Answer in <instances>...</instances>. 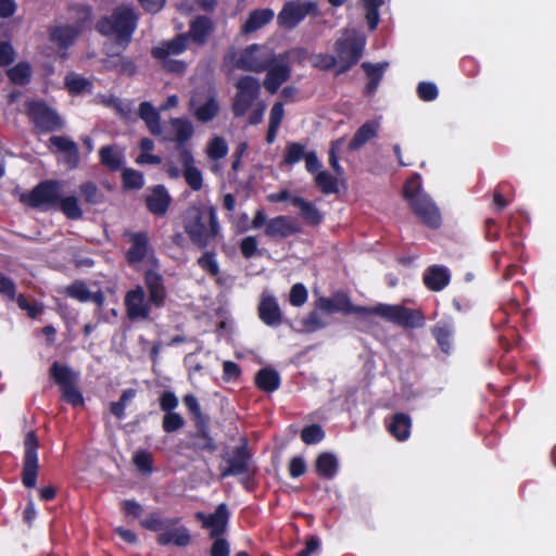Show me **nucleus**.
<instances>
[{"mask_svg": "<svg viewBox=\"0 0 556 556\" xmlns=\"http://www.w3.org/2000/svg\"><path fill=\"white\" fill-rule=\"evenodd\" d=\"M316 308L327 314L343 313L359 316L376 315L384 320L402 327L415 328L424 324L421 312L402 305L377 304L376 306L354 305L348 294L338 292L331 298L320 296L316 301Z\"/></svg>", "mask_w": 556, "mask_h": 556, "instance_id": "1", "label": "nucleus"}, {"mask_svg": "<svg viewBox=\"0 0 556 556\" xmlns=\"http://www.w3.org/2000/svg\"><path fill=\"white\" fill-rule=\"evenodd\" d=\"M182 226L191 243L205 250L220 236L222 227L214 205L194 203L182 214Z\"/></svg>", "mask_w": 556, "mask_h": 556, "instance_id": "2", "label": "nucleus"}, {"mask_svg": "<svg viewBox=\"0 0 556 556\" xmlns=\"http://www.w3.org/2000/svg\"><path fill=\"white\" fill-rule=\"evenodd\" d=\"M138 16L134 10L127 5H117L110 15L100 17L96 24L99 34L105 37H112L115 43L122 49H126L137 28Z\"/></svg>", "mask_w": 556, "mask_h": 556, "instance_id": "3", "label": "nucleus"}, {"mask_svg": "<svg viewBox=\"0 0 556 556\" xmlns=\"http://www.w3.org/2000/svg\"><path fill=\"white\" fill-rule=\"evenodd\" d=\"M179 521V518L163 519L159 513H151L144 519L140 520V526L147 530L160 532L157 534L156 542L161 546L174 544L179 547H185L191 542V535L186 527L181 526L173 530L163 531L177 526Z\"/></svg>", "mask_w": 556, "mask_h": 556, "instance_id": "4", "label": "nucleus"}, {"mask_svg": "<svg viewBox=\"0 0 556 556\" xmlns=\"http://www.w3.org/2000/svg\"><path fill=\"white\" fill-rule=\"evenodd\" d=\"M63 184L58 179H46L38 182L30 191L21 195L25 205L42 212L56 211Z\"/></svg>", "mask_w": 556, "mask_h": 556, "instance_id": "5", "label": "nucleus"}, {"mask_svg": "<svg viewBox=\"0 0 556 556\" xmlns=\"http://www.w3.org/2000/svg\"><path fill=\"white\" fill-rule=\"evenodd\" d=\"M49 377L59 386L63 401L74 407L84 405V396L76 386L78 374L71 367L55 361L49 368Z\"/></svg>", "mask_w": 556, "mask_h": 556, "instance_id": "6", "label": "nucleus"}, {"mask_svg": "<svg viewBox=\"0 0 556 556\" xmlns=\"http://www.w3.org/2000/svg\"><path fill=\"white\" fill-rule=\"evenodd\" d=\"M235 87L231 112L235 117H242L257 102L262 86L256 77L244 75L235 83Z\"/></svg>", "mask_w": 556, "mask_h": 556, "instance_id": "7", "label": "nucleus"}, {"mask_svg": "<svg viewBox=\"0 0 556 556\" xmlns=\"http://www.w3.org/2000/svg\"><path fill=\"white\" fill-rule=\"evenodd\" d=\"M404 198L407 200L413 213L428 227L439 228L441 215L435 204L418 189L413 190L408 182L403 188Z\"/></svg>", "mask_w": 556, "mask_h": 556, "instance_id": "8", "label": "nucleus"}, {"mask_svg": "<svg viewBox=\"0 0 556 556\" xmlns=\"http://www.w3.org/2000/svg\"><path fill=\"white\" fill-rule=\"evenodd\" d=\"M365 41L364 39L351 35L340 37L334 42V52L338 61L336 75L339 76L349 72L354 65L358 63L363 55Z\"/></svg>", "mask_w": 556, "mask_h": 556, "instance_id": "9", "label": "nucleus"}, {"mask_svg": "<svg viewBox=\"0 0 556 556\" xmlns=\"http://www.w3.org/2000/svg\"><path fill=\"white\" fill-rule=\"evenodd\" d=\"M276 61L277 55L271 49L253 43L242 50L235 66L247 72L263 73Z\"/></svg>", "mask_w": 556, "mask_h": 556, "instance_id": "10", "label": "nucleus"}, {"mask_svg": "<svg viewBox=\"0 0 556 556\" xmlns=\"http://www.w3.org/2000/svg\"><path fill=\"white\" fill-rule=\"evenodd\" d=\"M318 4L315 1L288 0L277 15V24L287 30L294 29L306 16H317Z\"/></svg>", "mask_w": 556, "mask_h": 556, "instance_id": "11", "label": "nucleus"}, {"mask_svg": "<svg viewBox=\"0 0 556 556\" xmlns=\"http://www.w3.org/2000/svg\"><path fill=\"white\" fill-rule=\"evenodd\" d=\"M252 457L253 455L250 451L248 439L242 438L238 446H235L231 452H226L222 455L226 465L225 467H220L219 477L224 479L249 473L250 467L253 466Z\"/></svg>", "mask_w": 556, "mask_h": 556, "instance_id": "12", "label": "nucleus"}, {"mask_svg": "<svg viewBox=\"0 0 556 556\" xmlns=\"http://www.w3.org/2000/svg\"><path fill=\"white\" fill-rule=\"evenodd\" d=\"M24 456L22 468V483L27 489L36 486L39 472V439L34 430L28 431L24 438Z\"/></svg>", "mask_w": 556, "mask_h": 556, "instance_id": "13", "label": "nucleus"}, {"mask_svg": "<svg viewBox=\"0 0 556 556\" xmlns=\"http://www.w3.org/2000/svg\"><path fill=\"white\" fill-rule=\"evenodd\" d=\"M27 114L40 132L61 130L64 122L55 110L42 101H29L26 104Z\"/></svg>", "mask_w": 556, "mask_h": 556, "instance_id": "14", "label": "nucleus"}, {"mask_svg": "<svg viewBox=\"0 0 556 556\" xmlns=\"http://www.w3.org/2000/svg\"><path fill=\"white\" fill-rule=\"evenodd\" d=\"M126 315L129 320H147L151 315L152 303L146 299V291L142 286L128 290L124 298Z\"/></svg>", "mask_w": 556, "mask_h": 556, "instance_id": "15", "label": "nucleus"}, {"mask_svg": "<svg viewBox=\"0 0 556 556\" xmlns=\"http://www.w3.org/2000/svg\"><path fill=\"white\" fill-rule=\"evenodd\" d=\"M123 236L130 243L125 254L127 263L129 265H136L143 262L151 249L148 232L125 230Z\"/></svg>", "mask_w": 556, "mask_h": 556, "instance_id": "16", "label": "nucleus"}, {"mask_svg": "<svg viewBox=\"0 0 556 556\" xmlns=\"http://www.w3.org/2000/svg\"><path fill=\"white\" fill-rule=\"evenodd\" d=\"M302 232L298 219L290 215H279L268 219L265 235L271 239H286Z\"/></svg>", "mask_w": 556, "mask_h": 556, "instance_id": "17", "label": "nucleus"}, {"mask_svg": "<svg viewBox=\"0 0 556 556\" xmlns=\"http://www.w3.org/2000/svg\"><path fill=\"white\" fill-rule=\"evenodd\" d=\"M230 513L226 503L216 506L214 513L204 515L197 514V519L202 521L203 528L210 529V538L223 536L227 530Z\"/></svg>", "mask_w": 556, "mask_h": 556, "instance_id": "18", "label": "nucleus"}, {"mask_svg": "<svg viewBox=\"0 0 556 556\" xmlns=\"http://www.w3.org/2000/svg\"><path fill=\"white\" fill-rule=\"evenodd\" d=\"M48 148L54 153H61L63 161L70 169H75L80 163L77 143L65 136H52L48 141Z\"/></svg>", "mask_w": 556, "mask_h": 556, "instance_id": "19", "label": "nucleus"}, {"mask_svg": "<svg viewBox=\"0 0 556 556\" xmlns=\"http://www.w3.org/2000/svg\"><path fill=\"white\" fill-rule=\"evenodd\" d=\"M173 199L164 185H155L148 189L144 197L147 210L156 217H163L167 214Z\"/></svg>", "mask_w": 556, "mask_h": 556, "instance_id": "20", "label": "nucleus"}, {"mask_svg": "<svg viewBox=\"0 0 556 556\" xmlns=\"http://www.w3.org/2000/svg\"><path fill=\"white\" fill-rule=\"evenodd\" d=\"M143 282L149 303H152L155 308L163 307L167 298L163 276L154 269H147L143 274Z\"/></svg>", "mask_w": 556, "mask_h": 556, "instance_id": "21", "label": "nucleus"}, {"mask_svg": "<svg viewBox=\"0 0 556 556\" xmlns=\"http://www.w3.org/2000/svg\"><path fill=\"white\" fill-rule=\"evenodd\" d=\"M265 71L267 73L264 79V87L270 93H276L291 76V68L287 63L285 54L277 56V61Z\"/></svg>", "mask_w": 556, "mask_h": 556, "instance_id": "22", "label": "nucleus"}, {"mask_svg": "<svg viewBox=\"0 0 556 556\" xmlns=\"http://www.w3.org/2000/svg\"><path fill=\"white\" fill-rule=\"evenodd\" d=\"M258 318L268 327L277 328L283 323V315L274 295H263L257 306Z\"/></svg>", "mask_w": 556, "mask_h": 556, "instance_id": "23", "label": "nucleus"}, {"mask_svg": "<svg viewBox=\"0 0 556 556\" xmlns=\"http://www.w3.org/2000/svg\"><path fill=\"white\" fill-rule=\"evenodd\" d=\"M179 163L184 167V178L192 191H199L203 187L201 170L194 166V157L190 149L184 148L178 154Z\"/></svg>", "mask_w": 556, "mask_h": 556, "instance_id": "24", "label": "nucleus"}, {"mask_svg": "<svg viewBox=\"0 0 556 556\" xmlns=\"http://www.w3.org/2000/svg\"><path fill=\"white\" fill-rule=\"evenodd\" d=\"M188 47V35L178 34L172 40H167L161 43V46L153 47L151 54L156 60H165L169 55H178L186 51Z\"/></svg>", "mask_w": 556, "mask_h": 556, "instance_id": "25", "label": "nucleus"}, {"mask_svg": "<svg viewBox=\"0 0 556 556\" xmlns=\"http://www.w3.org/2000/svg\"><path fill=\"white\" fill-rule=\"evenodd\" d=\"M210 420L203 421L202 425L195 424V432L190 434L191 447L197 452L214 453L217 445L210 434Z\"/></svg>", "mask_w": 556, "mask_h": 556, "instance_id": "26", "label": "nucleus"}, {"mask_svg": "<svg viewBox=\"0 0 556 556\" xmlns=\"http://www.w3.org/2000/svg\"><path fill=\"white\" fill-rule=\"evenodd\" d=\"M291 204L300 210V216L305 225L316 227L323 223L324 215L313 202L294 195L291 199Z\"/></svg>", "mask_w": 556, "mask_h": 556, "instance_id": "27", "label": "nucleus"}, {"mask_svg": "<svg viewBox=\"0 0 556 556\" xmlns=\"http://www.w3.org/2000/svg\"><path fill=\"white\" fill-rule=\"evenodd\" d=\"M422 280L429 290L438 292L450 283L451 276L445 267L432 265L426 269Z\"/></svg>", "mask_w": 556, "mask_h": 556, "instance_id": "28", "label": "nucleus"}, {"mask_svg": "<svg viewBox=\"0 0 556 556\" xmlns=\"http://www.w3.org/2000/svg\"><path fill=\"white\" fill-rule=\"evenodd\" d=\"M380 124L377 121L365 122L354 134L349 142L348 149L350 152L359 150L368 141L378 136Z\"/></svg>", "mask_w": 556, "mask_h": 556, "instance_id": "29", "label": "nucleus"}, {"mask_svg": "<svg viewBox=\"0 0 556 556\" xmlns=\"http://www.w3.org/2000/svg\"><path fill=\"white\" fill-rule=\"evenodd\" d=\"M390 434L397 441H405L410 435L412 418L405 413H395L387 425Z\"/></svg>", "mask_w": 556, "mask_h": 556, "instance_id": "30", "label": "nucleus"}, {"mask_svg": "<svg viewBox=\"0 0 556 556\" xmlns=\"http://www.w3.org/2000/svg\"><path fill=\"white\" fill-rule=\"evenodd\" d=\"M314 468L319 477L331 480L338 473L339 463L334 454L323 452L316 457Z\"/></svg>", "mask_w": 556, "mask_h": 556, "instance_id": "31", "label": "nucleus"}, {"mask_svg": "<svg viewBox=\"0 0 556 556\" xmlns=\"http://www.w3.org/2000/svg\"><path fill=\"white\" fill-rule=\"evenodd\" d=\"M275 14L271 9H256L250 12L241 27L243 34L254 33L271 22Z\"/></svg>", "mask_w": 556, "mask_h": 556, "instance_id": "32", "label": "nucleus"}, {"mask_svg": "<svg viewBox=\"0 0 556 556\" xmlns=\"http://www.w3.org/2000/svg\"><path fill=\"white\" fill-rule=\"evenodd\" d=\"M101 165L110 172H117L122 168L125 156L117 146H103L99 150Z\"/></svg>", "mask_w": 556, "mask_h": 556, "instance_id": "33", "label": "nucleus"}, {"mask_svg": "<svg viewBox=\"0 0 556 556\" xmlns=\"http://www.w3.org/2000/svg\"><path fill=\"white\" fill-rule=\"evenodd\" d=\"M79 34L80 27H76L75 25H61L55 26L51 30L50 38L60 48L67 49L73 45V42L79 36Z\"/></svg>", "mask_w": 556, "mask_h": 556, "instance_id": "34", "label": "nucleus"}, {"mask_svg": "<svg viewBox=\"0 0 556 556\" xmlns=\"http://www.w3.org/2000/svg\"><path fill=\"white\" fill-rule=\"evenodd\" d=\"M255 386L258 390L271 393L280 387V376L273 368H262L255 375Z\"/></svg>", "mask_w": 556, "mask_h": 556, "instance_id": "35", "label": "nucleus"}, {"mask_svg": "<svg viewBox=\"0 0 556 556\" xmlns=\"http://www.w3.org/2000/svg\"><path fill=\"white\" fill-rule=\"evenodd\" d=\"M213 29L212 22L206 16H198L190 24L189 31L186 33L188 35V39L191 38L194 42L199 45H204Z\"/></svg>", "mask_w": 556, "mask_h": 556, "instance_id": "36", "label": "nucleus"}, {"mask_svg": "<svg viewBox=\"0 0 556 556\" xmlns=\"http://www.w3.org/2000/svg\"><path fill=\"white\" fill-rule=\"evenodd\" d=\"M139 116L146 123L148 129L152 135H161V117L160 113L154 109V106L148 102L143 101L139 105Z\"/></svg>", "mask_w": 556, "mask_h": 556, "instance_id": "37", "label": "nucleus"}, {"mask_svg": "<svg viewBox=\"0 0 556 556\" xmlns=\"http://www.w3.org/2000/svg\"><path fill=\"white\" fill-rule=\"evenodd\" d=\"M170 124L175 130V141L179 153L181 149L186 148L185 143L192 138L193 126L189 119L180 117L173 118Z\"/></svg>", "mask_w": 556, "mask_h": 556, "instance_id": "38", "label": "nucleus"}, {"mask_svg": "<svg viewBox=\"0 0 556 556\" xmlns=\"http://www.w3.org/2000/svg\"><path fill=\"white\" fill-rule=\"evenodd\" d=\"M56 211H61L71 220H78L84 215L78 199L75 195H60Z\"/></svg>", "mask_w": 556, "mask_h": 556, "instance_id": "39", "label": "nucleus"}, {"mask_svg": "<svg viewBox=\"0 0 556 556\" xmlns=\"http://www.w3.org/2000/svg\"><path fill=\"white\" fill-rule=\"evenodd\" d=\"M79 193L85 203L97 205L104 201L103 192L93 181H85L78 187Z\"/></svg>", "mask_w": 556, "mask_h": 556, "instance_id": "40", "label": "nucleus"}, {"mask_svg": "<svg viewBox=\"0 0 556 556\" xmlns=\"http://www.w3.org/2000/svg\"><path fill=\"white\" fill-rule=\"evenodd\" d=\"M7 74L11 83L24 86L30 80L31 67L27 62H18Z\"/></svg>", "mask_w": 556, "mask_h": 556, "instance_id": "41", "label": "nucleus"}, {"mask_svg": "<svg viewBox=\"0 0 556 556\" xmlns=\"http://www.w3.org/2000/svg\"><path fill=\"white\" fill-rule=\"evenodd\" d=\"M219 112V104L215 97H210L194 112L195 118L201 123L211 122Z\"/></svg>", "mask_w": 556, "mask_h": 556, "instance_id": "42", "label": "nucleus"}, {"mask_svg": "<svg viewBox=\"0 0 556 556\" xmlns=\"http://www.w3.org/2000/svg\"><path fill=\"white\" fill-rule=\"evenodd\" d=\"M315 184L324 194L339 191L338 179L327 170H320L316 174Z\"/></svg>", "mask_w": 556, "mask_h": 556, "instance_id": "43", "label": "nucleus"}, {"mask_svg": "<svg viewBox=\"0 0 556 556\" xmlns=\"http://www.w3.org/2000/svg\"><path fill=\"white\" fill-rule=\"evenodd\" d=\"M122 184L126 190H139L144 186L143 174L134 168H124L122 172Z\"/></svg>", "mask_w": 556, "mask_h": 556, "instance_id": "44", "label": "nucleus"}, {"mask_svg": "<svg viewBox=\"0 0 556 556\" xmlns=\"http://www.w3.org/2000/svg\"><path fill=\"white\" fill-rule=\"evenodd\" d=\"M305 146L300 142H289L286 146L282 163L292 166L305 159Z\"/></svg>", "mask_w": 556, "mask_h": 556, "instance_id": "45", "label": "nucleus"}, {"mask_svg": "<svg viewBox=\"0 0 556 556\" xmlns=\"http://www.w3.org/2000/svg\"><path fill=\"white\" fill-rule=\"evenodd\" d=\"M182 402H184L187 410L191 415V418H192L194 425L195 424L202 425L203 421L210 420L208 417L205 414H203L200 403L195 395H193L191 393L186 394L182 397Z\"/></svg>", "mask_w": 556, "mask_h": 556, "instance_id": "46", "label": "nucleus"}, {"mask_svg": "<svg viewBox=\"0 0 556 556\" xmlns=\"http://www.w3.org/2000/svg\"><path fill=\"white\" fill-rule=\"evenodd\" d=\"M64 85L67 91L73 96L80 94L83 91L91 87V83L87 78L74 73L65 76Z\"/></svg>", "mask_w": 556, "mask_h": 556, "instance_id": "47", "label": "nucleus"}, {"mask_svg": "<svg viewBox=\"0 0 556 556\" xmlns=\"http://www.w3.org/2000/svg\"><path fill=\"white\" fill-rule=\"evenodd\" d=\"M136 395L135 389H126L123 391L122 395L119 396L118 401L112 402L110 405V412L112 415H114L118 419L125 418V408L127 406V403L130 402Z\"/></svg>", "mask_w": 556, "mask_h": 556, "instance_id": "48", "label": "nucleus"}, {"mask_svg": "<svg viewBox=\"0 0 556 556\" xmlns=\"http://www.w3.org/2000/svg\"><path fill=\"white\" fill-rule=\"evenodd\" d=\"M197 263L202 270L212 277H216L220 271L214 251H204V253L198 258Z\"/></svg>", "mask_w": 556, "mask_h": 556, "instance_id": "49", "label": "nucleus"}, {"mask_svg": "<svg viewBox=\"0 0 556 556\" xmlns=\"http://www.w3.org/2000/svg\"><path fill=\"white\" fill-rule=\"evenodd\" d=\"M325 438V431L321 426L313 424L306 426L301 431V439L307 445H313L321 442Z\"/></svg>", "mask_w": 556, "mask_h": 556, "instance_id": "50", "label": "nucleus"}, {"mask_svg": "<svg viewBox=\"0 0 556 556\" xmlns=\"http://www.w3.org/2000/svg\"><path fill=\"white\" fill-rule=\"evenodd\" d=\"M207 155L211 160L217 161L228 153V146L223 137L213 138L207 144Z\"/></svg>", "mask_w": 556, "mask_h": 556, "instance_id": "51", "label": "nucleus"}, {"mask_svg": "<svg viewBox=\"0 0 556 556\" xmlns=\"http://www.w3.org/2000/svg\"><path fill=\"white\" fill-rule=\"evenodd\" d=\"M311 65L320 71H329L338 67V61L334 55L327 53H315L309 58Z\"/></svg>", "mask_w": 556, "mask_h": 556, "instance_id": "52", "label": "nucleus"}, {"mask_svg": "<svg viewBox=\"0 0 556 556\" xmlns=\"http://www.w3.org/2000/svg\"><path fill=\"white\" fill-rule=\"evenodd\" d=\"M185 426L184 417L176 412L165 413L162 420V428L166 433H173Z\"/></svg>", "mask_w": 556, "mask_h": 556, "instance_id": "53", "label": "nucleus"}, {"mask_svg": "<svg viewBox=\"0 0 556 556\" xmlns=\"http://www.w3.org/2000/svg\"><path fill=\"white\" fill-rule=\"evenodd\" d=\"M89 293L86 283L81 280H75L66 288V295L79 302H88Z\"/></svg>", "mask_w": 556, "mask_h": 556, "instance_id": "54", "label": "nucleus"}, {"mask_svg": "<svg viewBox=\"0 0 556 556\" xmlns=\"http://www.w3.org/2000/svg\"><path fill=\"white\" fill-rule=\"evenodd\" d=\"M318 311L315 308L302 319L301 323L305 331L315 332L326 327L327 324L323 320Z\"/></svg>", "mask_w": 556, "mask_h": 556, "instance_id": "55", "label": "nucleus"}, {"mask_svg": "<svg viewBox=\"0 0 556 556\" xmlns=\"http://www.w3.org/2000/svg\"><path fill=\"white\" fill-rule=\"evenodd\" d=\"M433 337L435 338L439 346L444 353H448L451 350V337L452 332L448 326H437L432 330Z\"/></svg>", "mask_w": 556, "mask_h": 556, "instance_id": "56", "label": "nucleus"}, {"mask_svg": "<svg viewBox=\"0 0 556 556\" xmlns=\"http://www.w3.org/2000/svg\"><path fill=\"white\" fill-rule=\"evenodd\" d=\"M307 298H308V292H307L306 287L303 283L298 282L291 287L290 293H289V302L292 306H294V307L302 306L307 301Z\"/></svg>", "mask_w": 556, "mask_h": 556, "instance_id": "57", "label": "nucleus"}, {"mask_svg": "<svg viewBox=\"0 0 556 556\" xmlns=\"http://www.w3.org/2000/svg\"><path fill=\"white\" fill-rule=\"evenodd\" d=\"M134 464L142 473H151L153 470V459L148 451H139L134 455Z\"/></svg>", "mask_w": 556, "mask_h": 556, "instance_id": "58", "label": "nucleus"}, {"mask_svg": "<svg viewBox=\"0 0 556 556\" xmlns=\"http://www.w3.org/2000/svg\"><path fill=\"white\" fill-rule=\"evenodd\" d=\"M417 96L420 100L430 102L438 98L439 90L435 84L430 81H421L417 86Z\"/></svg>", "mask_w": 556, "mask_h": 556, "instance_id": "59", "label": "nucleus"}, {"mask_svg": "<svg viewBox=\"0 0 556 556\" xmlns=\"http://www.w3.org/2000/svg\"><path fill=\"white\" fill-rule=\"evenodd\" d=\"M342 142H343L342 138L334 140L331 142L330 149H329V164H330L331 168L333 169V172L338 176H341L343 174V168L339 163V151H340V147H341Z\"/></svg>", "mask_w": 556, "mask_h": 556, "instance_id": "60", "label": "nucleus"}, {"mask_svg": "<svg viewBox=\"0 0 556 556\" xmlns=\"http://www.w3.org/2000/svg\"><path fill=\"white\" fill-rule=\"evenodd\" d=\"M16 302H17L18 307L22 311H25L29 318H33V319L37 318V316L42 313V309H43L42 306L36 302H34V303L28 302V300L25 298L24 294L17 295Z\"/></svg>", "mask_w": 556, "mask_h": 556, "instance_id": "61", "label": "nucleus"}, {"mask_svg": "<svg viewBox=\"0 0 556 556\" xmlns=\"http://www.w3.org/2000/svg\"><path fill=\"white\" fill-rule=\"evenodd\" d=\"M257 239L254 236H248L240 242V252L244 258H251L256 254L261 255L257 250Z\"/></svg>", "mask_w": 556, "mask_h": 556, "instance_id": "62", "label": "nucleus"}, {"mask_svg": "<svg viewBox=\"0 0 556 556\" xmlns=\"http://www.w3.org/2000/svg\"><path fill=\"white\" fill-rule=\"evenodd\" d=\"M214 541L210 548V556H230V544L223 536L212 538Z\"/></svg>", "mask_w": 556, "mask_h": 556, "instance_id": "63", "label": "nucleus"}, {"mask_svg": "<svg viewBox=\"0 0 556 556\" xmlns=\"http://www.w3.org/2000/svg\"><path fill=\"white\" fill-rule=\"evenodd\" d=\"M159 403L164 413H170L177 408L179 401L173 391H164L159 399Z\"/></svg>", "mask_w": 556, "mask_h": 556, "instance_id": "64", "label": "nucleus"}]
</instances>
